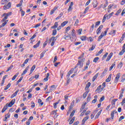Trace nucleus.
I'll use <instances>...</instances> for the list:
<instances>
[{
    "mask_svg": "<svg viewBox=\"0 0 125 125\" xmlns=\"http://www.w3.org/2000/svg\"><path fill=\"white\" fill-rule=\"evenodd\" d=\"M84 57V53H82L80 57H78V62L76 66L75 67V69L79 67V68H83V63L85 61V59Z\"/></svg>",
    "mask_w": 125,
    "mask_h": 125,
    "instance_id": "f257e3e1",
    "label": "nucleus"
},
{
    "mask_svg": "<svg viewBox=\"0 0 125 125\" xmlns=\"http://www.w3.org/2000/svg\"><path fill=\"white\" fill-rule=\"evenodd\" d=\"M10 15H11V12H9L8 13H4L2 15V16H4V18L1 20V23H3V22H6V24H7L8 20H6V19H7V18H8V16H10Z\"/></svg>",
    "mask_w": 125,
    "mask_h": 125,
    "instance_id": "f03ea898",
    "label": "nucleus"
},
{
    "mask_svg": "<svg viewBox=\"0 0 125 125\" xmlns=\"http://www.w3.org/2000/svg\"><path fill=\"white\" fill-rule=\"evenodd\" d=\"M120 78H121V73H119L117 74H116V77L114 79L115 83H117L119 82V80H120Z\"/></svg>",
    "mask_w": 125,
    "mask_h": 125,
    "instance_id": "7ed1b4c3",
    "label": "nucleus"
},
{
    "mask_svg": "<svg viewBox=\"0 0 125 125\" xmlns=\"http://www.w3.org/2000/svg\"><path fill=\"white\" fill-rule=\"evenodd\" d=\"M11 7V2H9L7 4H5L3 6V9L6 10V9H9Z\"/></svg>",
    "mask_w": 125,
    "mask_h": 125,
    "instance_id": "20e7f679",
    "label": "nucleus"
},
{
    "mask_svg": "<svg viewBox=\"0 0 125 125\" xmlns=\"http://www.w3.org/2000/svg\"><path fill=\"white\" fill-rule=\"evenodd\" d=\"M14 103H15V99H13L8 104V107H12L13 105H14Z\"/></svg>",
    "mask_w": 125,
    "mask_h": 125,
    "instance_id": "39448f33",
    "label": "nucleus"
},
{
    "mask_svg": "<svg viewBox=\"0 0 125 125\" xmlns=\"http://www.w3.org/2000/svg\"><path fill=\"white\" fill-rule=\"evenodd\" d=\"M125 43L124 44L123 46V50H122V51H121L119 53V55L122 56L123 55V54H124V53H125Z\"/></svg>",
    "mask_w": 125,
    "mask_h": 125,
    "instance_id": "423d86ee",
    "label": "nucleus"
},
{
    "mask_svg": "<svg viewBox=\"0 0 125 125\" xmlns=\"http://www.w3.org/2000/svg\"><path fill=\"white\" fill-rule=\"evenodd\" d=\"M30 68V65H28L27 66V67L25 69V70L23 71L22 73L21 74V76H24L27 72H28V70H29V68Z\"/></svg>",
    "mask_w": 125,
    "mask_h": 125,
    "instance_id": "0eeeda50",
    "label": "nucleus"
},
{
    "mask_svg": "<svg viewBox=\"0 0 125 125\" xmlns=\"http://www.w3.org/2000/svg\"><path fill=\"white\" fill-rule=\"evenodd\" d=\"M115 114H117V113H118V111H116V110H113L111 112V120H114V116L115 115Z\"/></svg>",
    "mask_w": 125,
    "mask_h": 125,
    "instance_id": "6e6552de",
    "label": "nucleus"
},
{
    "mask_svg": "<svg viewBox=\"0 0 125 125\" xmlns=\"http://www.w3.org/2000/svg\"><path fill=\"white\" fill-rule=\"evenodd\" d=\"M112 56H113V53L112 52L110 53L108 55V56H107V59L106 60V61L107 62H108V61H110V59H111V58H112Z\"/></svg>",
    "mask_w": 125,
    "mask_h": 125,
    "instance_id": "1a4fd4ad",
    "label": "nucleus"
},
{
    "mask_svg": "<svg viewBox=\"0 0 125 125\" xmlns=\"http://www.w3.org/2000/svg\"><path fill=\"white\" fill-rule=\"evenodd\" d=\"M112 79V74H110L108 78L106 79L105 82L106 83H110V82L111 81V79Z\"/></svg>",
    "mask_w": 125,
    "mask_h": 125,
    "instance_id": "9d476101",
    "label": "nucleus"
},
{
    "mask_svg": "<svg viewBox=\"0 0 125 125\" xmlns=\"http://www.w3.org/2000/svg\"><path fill=\"white\" fill-rule=\"evenodd\" d=\"M19 92V89H18L13 94H12L11 96V98H14L16 95H17V93Z\"/></svg>",
    "mask_w": 125,
    "mask_h": 125,
    "instance_id": "9b49d317",
    "label": "nucleus"
},
{
    "mask_svg": "<svg viewBox=\"0 0 125 125\" xmlns=\"http://www.w3.org/2000/svg\"><path fill=\"white\" fill-rule=\"evenodd\" d=\"M57 9V7L56 6L54 7V8L51 10V12L50 13V15H52V14L54 13V12L56 11Z\"/></svg>",
    "mask_w": 125,
    "mask_h": 125,
    "instance_id": "f8f14e48",
    "label": "nucleus"
},
{
    "mask_svg": "<svg viewBox=\"0 0 125 125\" xmlns=\"http://www.w3.org/2000/svg\"><path fill=\"white\" fill-rule=\"evenodd\" d=\"M40 44H41V41H39L37 43L33 46L34 48H37L40 46Z\"/></svg>",
    "mask_w": 125,
    "mask_h": 125,
    "instance_id": "ddd939ff",
    "label": "nucleus"
},
{
    "mask_svg": "<svg viewBox=\"0 0 125 125\" xmlns=\"http://www.w3.org/2000/svg\"><path fill=\"white\" fill-rule=\"evenodd\" d=\"M114 67V68H116V62H114L111 65V66L109 68V71H112V70L113 69Z\"/></svg>",
    "mask_w": 125,
    "mask_h": 125,
    "instance_id": "4468645a",
    "label": "nucleus"
},
{
    "mask_svg": "<svg viewBox=\"0 0 125 125\" xmlns=\"http://www.w3.org/2000/svg\"><path fill=\"white\" fill-rule=\"evenodd\" d=\"M98 75H99V73H97L92 78V82H95V80L97 79L98 77Z\"/></svg>",
    "mask_w": 125,
    "mask_h": 125,
    "instance_id": "2eb2a0df",
    "label": "nucleus"
},
{
    "mask_svg": "<svg viewBox=\"0 0 125 125\" xmlns=\"http://www.w3.org/2000/svg\"><path fill=\"white\" fill-rule=\"evenodd\" d=\"M59 103H60V100H59L57 102L53 104L54 109H56V108H57V105H58Z\"/></svg>",
    "mask_w": 125,
    "mask_h": 125,
    "instance_id": "dca6fc26",
    "label": "nucleus"
},
{
    "mask_svg": "<svg viewBox=\"0 0 125 125\" xmlns=\"http://www.w3.org/2000/svg\"><path fill=\"white\" fill-rule=\"evenodd\" d=\"M7 104H6V105L4 106V107L1 110V113H4V112H5V110L7 109Z\"/></svg>",
    "mask_w": 125,
    "mask_h": 125,
    "instance_id": "f3484780",
    "label": "nucleus"
},
{
    "mask_svg": "<svg viewBox=\"0 0 125 125\" xmlns=\"http://www.w3.org/2000/svg\"><path fill=\"white\" fill-rule=\"evenodd\" d=\"M88 119H89V116H87L85 117L82 120V122L83 123V124H84V123H85V122H86V121H87Z\"/></svg>",
    "mask_w": 125,
    "mask_h": 125,
    "instance_id": "a211bd4d",
    "label": "nucleus"
},
{
    "mask_svg": "<svg viewBox=\"0 0 125 125\" xmlns=\"http://www.w3.org/2000/svg\"><path fill=\"white\" fill-rule=\"evenodd\" d=\"M101 112H102V110H101L100 111L98 112V113L96 115L95 119L96 120V119H98L99 118V116L101 114Z\"/></svg>",
    "mask_w": 125,
    "mask_h": 125,
    "instance_id": "6ab92c4d",
    "label": "nucleus"
},
{
    "mask_svg": "<svg viewBox=\"0 0 125 125\" xmlns=\"http://www.w3.org/2000/svg\"><path fill=\"white\" fill-rule=\"evenodd\" d=\"M57 27H58V22H55L54 26L51 27V29H56Z\"/></svg>",
    "mask_w": 125,
    "mask_h": 125,
    "instance_id": "aec40b11",
    "label": "nucleus"
},
{
    "mask_svg": "<svg viewBox=\"0 0 125 125\" xmlns=\"http://www.w3.org/2000/svg\"><path fill=\"white\" fill-rule=\"evenodd\" d=\"M49 41L50 42H56V39H55V37L53 36L49 40Z\"/></svg>",
    "mask_w": 125,
    "mask_h": 125,
    "instance_id": "412c9836",
    "label": "nucleus"
},
{
    "mask_svg": "<svg viewBox=\"0 0 125 125\" xmlns=\"http://www.w3.org/2000/svg\"><path fill=\"white\" fill-rule=\"evenodd\" d=\"M8 1H9V0H1V4H5V3H7Z\"/></svg>",
    "mask_w": 125,
    "mask_h": 125,
    "instance_id": "4be33fe9",
    "label": "nucleus"
},
{
    "mask_svg": "<svg viewBox=\"0 0 125 125\" xmlns=\"http://www.w3.org/2000/svg\"><path fill=\"white\" fill-rule=\"evenodd\" d=\"M87 94H88V91H86L83 94V99H85V98L87 96Z\"/></svg>",
    "mask_w": 125,
    "mask_h": 125,
    "instance_id": "5701e85b",
    "label": "nucleus"
},
{
    "mask_svg": "<svg viewBox=\"0 0 125 125\" xmlns=\"http://www.w3.org/2000/svg\"><path fill=\"white\" fill-rule=\"evenodd\" d=\"M106 17H107L108 19H109L108 15H107V14L104 15V18L103 19V21H102L103 23H104V22H105V21L106 20Z\"/></svg>",
    "mask_w": 125,
    "mask_h": 125,
    "instance_id": "b1692460",
    "label": "nucleus"
},
{
    "mask_svg": "<svg viewBox=\"0 0 125 125\" xmlns=\"http://www.w3.org/2000/svg\"><path fill=\"white\" fill-rule=\"evenodd\" d=\"M48 78H49V73H48L46 75V78L44 79V81L47 82L48 81Z\"/></svg>",
    "mask_w": 125,
    "mask_h": 125,
    "instance_id": "393cba45",
    "label": "nucleus"
},
{
    "mask_svg": "<svg viewBox=\"0 0 125 125\" xmlns=\"http://www.w3.org/2000/svg\"><path fill=\"white\" fill-rule=\"evenodd\" d=\"M19 75V72L17 73L14 76V77L12 78V80L13 81H15V80L16 79V78H17V77H18V75Z\"/></svg>",
    "mask_w": 125,
    "mask_h": 125,
    "instance_id": "a878e982",
    "label": "nucleus"
},
{
    "mask_svg": "<svg viewBox=\"0 0 125 125\" xmlns=\"http://www.w3.org/2000/svg\"><path fill=\"white\" fill-rule=\"evenodd\" d=\"M91 98V94H89L87 98V102H89Z\"/></svg>",
    "mask_w": 125,
    "mask_h": 125,
    "instance_id": "bb28decb",
    "label": "nucleus"
},
{
    "mask_svg": "<svg viewBox=\"0 0 125 125\" xmlns=\"http://www.w3.org/2000/svg\"><path fill=\"white\" fill-rule=\"evenodd\" d=\"M98 60H99V57H97L94 59L93 62H94V63H97Z\"/></svg>",
    "mask_w": 125,
    "mask_h": 125,
    "instance_id": "cd10ccee",
    "label": "nucleus"
},
{
    "mask_svg": "<svg viewBox=\"0 0 125 125\" xmlns=\"http://www.w3.org/2000/svg\"><path fill=\"white\" fill-rule=\"evenodd\" d=\"M91 85V83H90V82L88 83L86 85L85 89H87L89 88V86H90Z\"/></svg>",
    "mask_w": 125,
    "mask_h": 125,
    "instance_id": "c85d7f7f",
    "label": "nucleus"
},
{
    "mask_svg": "<svg viewBox=\"0 0 125 125\" xmlns=\"http://www.w3.org/2000/svg\"><path fill=\"white\" fill-rule=\"evenodd\" d=\"M102 52H103V49H101V50L96 54V56H98L100 55V54H101Z\"/></svg>",
    "mask_w": 125,
    "mask_h": 125,
    "instance_id": "c756f323",
    "label": "nucleus"
},
{
    "mask_svg": "<svg viewBox=\"0 0 125 125\" xmlns=\"http://www.w3.org/2000/svg\"><path fill=\"white\" fill-rule=\"evenodd\" d=\"M67 23H68V21H64L62 23L61 26L62 27H64V26H65V25H67Z\"/></svg>",
    "mask_w": 125,
    "mask_h": 125,
    "instance_id": "7c9ffc66",
    "label": "nucleus"
},
{
    "mask_svg": "<svg viewBox=\"0 0 125 125\" xmlns=\"http://www.w3.org/2000/svg\"><path fill=\"white\" fill-rule=\"evenodd\" d=\"M94 98L95 99H94L92 101V103H96V101H97V95H95L94 96Z\"/></svg>",
    "mask_w": 125,
    "mask_h": 125,
    "instance_id": "2f4dec72",
    "label": "nucleus"
},
{
    "mask_svg": "<svg viewBox=\"0 0 125 125\" xmlns=\"http://www.w3.org/2000/svg\"><path fill=\"white\" fill-rule=\"evenodd\" d=\"M75 122V117H73L69 122V124L72 125Z\"/></svg>",
    "mask_w": 125,
    "mask_h": 125,
    "instance_id": "473e14b6",
    "label": "nucleus"
},
{
    "mask_svg": "<svg viewBox=\"0 0 125 125\" xmlns=\"http://www.w3.org/2000/svg\"><path fill=\"white\" fill-rule=\"evenodd\" d=\"M11 85V83H9L6 86V87L4 89L5 90H7V89L10 87V86Z\"/></svg>",
    "mask_w": 125,
    "mask_h": 125,
    "instance_id": "72a5a7b5",
    "label": "nucleus"
},
{
    "mask_svg": "<svg viewBox=\"0 0 125 125\" xmlns=\"http://www.w3.org/2000/svg\"><path fill=\"white\" fill-rule=\"evenodd\" d=\"M96 45H92L91 48H90L89 49V51H92L95 48Z\"/></svg>",
    "mask_w": 125,
    "mask_h": 125,
    "instance_id": "f704fd0d",
    "label": "nucleus"
},
{
    "mask_svg": "<svg viewBox=\"0 0 125 125\" xmlns=\"http://www.w3.org/2000/svg\"><path fill=\"white\" fill-rule=\"evenodd\" d=\"M100 89H101V85H100L97 88V89L96 90V91H98V93L101 92Z\"/></svg>",
    "mask_w": 125,
    "mask_h": 125,
    "instance_id": "c9c22d12",
    "label": "nucleus"
},
{
    "mask_svg": "<svg viewBox=\"0 0 125 125\" xmlns=\"http://www.w3.org/2000/svg\"><path fill=\"white\" fill-rule=\"evenodd\" d=\"M108 54V52L105 53V54L103 56V57L102 58V60H104V59H105V58L107 57Z\"/></svg>",
    "mask_w": 125,
    "mask_h": 125,
    "instance_id": "e433bc0d",
    "label": "nucleus"
},
{
    "mask_svg": "<svg viewBox=\"0 0 125 125\" xmlns=\"http://www.w3.org/2000/svg\"><path fill=\"white\" fill-rule=\"evenodd\" d=\"M57 34V30L56 29H54L53 30L52 36H56Z\"/></svg>",
    "mask_w": 125,
    "mask_h": 125,
    "instance_id": "4c0bfd02",
    "label": "nucleus"
},
{
    "mask_svg": "<svg viewBox=\"0 0 125 125\" xmlns=\"http://www.w3.org/2000/svg\"><path fill=\"white\" fill-rule=\"evenodd\" d=\"M57 110H54L51 112V115H57Z\"/></svg>",
    "mask_w": 125,
    "mask_h": 125,
    "instance_id": "58836bf2",
    "label": "nucleus"
},
{
    "mask_svg": "<svg viewBox=\"0 0 125 125\" xmlns=\"http://www.w3.org/2000/svg\"><path fill=\"white\" fill-rule=\"evenodd\" d=\"M110 35H113V36H115V34H116V30H113L110 32Z\"/></svg>",
    "mask_w": 125,
    "mask_h": 125,
    "instance_id": "ea45409f",
    "label": "nucleus"
},
{
    "mask_svg": "<svg viewBox=\"0 0 125 125\" xmlns=\"http://www.w3.org/2000/svg\"><path fill=\"white\" fill-rule=\"evenodd\" d=\"M10 118V114L8 113L5 115V119H9Z\"/></svg>",
    "mask_w": 125,
    "mask_h": 125,
    "instance_id": "a19ab883",
    "label": "nucleus"
},
{
    "mask_svg": "<svg viewBox=\"0 0 125 125\" xmlns=\"http://www.w3.org/2000/svg\"><path fill=\"white\" fill-rule=\"evenodd\" d=\"M13 68V65H11L10 67H8L7 70L6 71V72L7 73V72H9L10 70H11Z\"/></svg>",
    "mask_w": 125,
    "mask_h": 125,
    "instance_id": "79ce46f5",
    "label": "nucleus"
},
{
    "mask_svg": "<svg viewBox=\"0 0 125 125\" xmlns=\"http://www.w3.org/2000/svg\"><path fill=\"white\" fill-rule=\"evenodd\" d=\"M121 12H122V9H120L117 11V13L115 14V15L118 16V15H119V14H120Z\"/></svg>",
    "mask_w": 125,
    "mask_h": 125,
    "instance_id": "37998d69",
    "label": "nucleus"
},
{
    "mask_svg": "<svg viewBox=\"0 0 125 125\" xmlns=\"http://www.w3.org/2000/svg\"><path fill=\"white\" fill-rule=\"evenodd\" d=\"M94 28V24H93L90 29V32H93V29Z\"/></svg>",
    "mask_w": 125,
    "mask_h": 125,
    "instance_id": "c03bdc74",
    "label": "nucleus"
},
{
    "mask_svg": "<svg viewBox=\"0 0 125 125\" xmlns=\"http://www.w3.org/2000/svg\"><path fill=\"white\" fill-rule=\"evenodd\" d=\"M125 81V74H124L122 77V80L121 82H124Z\"/></svg>",
    "mask_w": 125,
    "mask_h": 125,
    "instance_id": "a18cd8bd",
    "label": "nucleus"
},
{
    "mask_svg": "<svg viewBox=\"0 0 125 125\" xmlns=\"http://www.w3.org/2000/svg\"><path fill=\"white\" fill-rule=\"evenodd\" d=\"M46 52V51H43L41 54V58H42L43 57V56L44 55V53Z\"/></svg>",
    "mask_w": 125,
    "mask_h": 125,
    "instance_id": "49530a36",
    "label": "nucleus"
},
{
    "mask_svg": "<svg viewBox=\"0 0 125 125\" xmlns=\"http://www.w3.org/2000/svg\"><path fill=\"white\" fill-rule=\"evenodd\" d=\"M107 6H108V1H106L105 4L104 5V6L103 7V8H104H104H106V7H107Z\"/></svg>",
    "mask_w": 125,
    "mask_h": 125,
    "instance_id": "de8ad7c7",
    "label": "nucleus"
},
{
    "mask_svg": "<svg viewBox=\"0 0 125 125\" xmlns=\"http://www.w3.org/2000/svg\"><path fill=\"white\" fill-rule=\"evenodd\" d=\"M82 41H86V36H83L81 38Z\"/></svg>",
    "mask_w": 125,
    "mask_h": 125,
    "instance_id": "09e8293b",
    "label": "nucleus"
},
{
    "mask_svg": "<svg viewBox=\"0 0 125 125\" xmlns=\"http://www.w3.org/2000/svg\"><path fill=\"white\" fill-rule=\"evenodd\" d=\"M74 25H75V26H78L79 25V20L78 19L76 20Z\"/></svg>",
    "mask_w": 125,
    "mask_h": 125,
    "instance_id": "8fccbe9b",
    "label": "nucleus"
},
{
    "mask_svg": "<svg viewBox=\"0 0 125 125\" xmlns=\"http://www.w3.org/2000/svg\"><path fill=\"white\" fill-rule=\"evenodd\" d=\"M64 40L69 41V40H71V37H70V36H67L64 38Z\"/></svg>",
    "mask_w": 125,
    "mask_h": 125,
    "instance_id": "3c124183",
    "label": "nucleus"
},
{
    "mask_svg": "<svg viewBox=\"0 0 125 125\" xmlns=\"http://www.w3.org/2000/svg\"><path fill=\"white\" fill-rule=\"evenodd\" d=\"M70 81H71V79H70V78H67V79H66L67 84H68V83H70Z\"/></svg>",
    "mask_w": 125,
    "mask_h": 125,
    "instance_id": "603ef678",
    "label": "nucleus"
},
{
    "mask_svg": "<svg viewBox=\"0 0 125 125\" xmlns=\"http://www.w3.org/2000/svg\"><path fill=\"white\" fill-rule=\"evenodd\" d=\"M113 14H114V12H112L111 13L109 14L108 15H107L108 17V19H110L111 17V16H113Z\"/></svg>",
    "mask_w": 125,
    "mask_h": 125,
    "instance_id": "864d4df0",
    "label": "nucleus"
},
{
    "mask_svg": "<svg viewBox=\"0 0 125 125\" xmlns=\"http://www.w3.org/2000/svg\"><path fill=\"white\" fill-rule=\"evenodd\" d=\"M116 101H118V99H113L112 102L111 103L112 104H115V102H116Z\"/></svg>",
    "mask_w": 125,
    "mask_h": 125,
    "instance_id": "5fc2aeb1",
    "label": "nucleus"
},
{
    "mask_svg": "<svg viewBox=\"0 0 125 125\" xmlns=\"http://www.w3.org/2000/svg\"><path fill=\"white\" fill-rule=\"evenodd\" d=\"M96 33H97V35H99V34H100V33H101V30L99 29L98 28L97 30Z\"/></svg>",
    "mask_w": 125,
    "mask_h": 125,
    "instance_id": "6e6d98bb",
    "label": "nucleus"
},
{
    "mask_svg": "<svg viewBox=\"0 0 125 125\" xmlns=\"http://www.w3.org/2000/svg\"><path fill=\"white\" fill-rule=\"evenodd\" d=\"M124 119H125V117L124 116H121L119 119V122H121L122 120H124Z\"/></svg>",
    "mask_w": 125,
    "mask_h": 125,
    "instance_id": "4d7b16f0",
    "label": "nucleus"
},
{
    "mask_svg": "<svg viewBox=\"0 0 125 125\" xmlns=\"http://www.w3.org/2000/svg\"><path fill=\"white\" fill-rule=\"evenodd\" d=\"M100 25V21L96 22L95 27H96L97 26H99Z\"/></svg>",
    "mask_w": 125,
    "mask_h": 125,
    "instance_id": "13d9d810",
    "label": "nucleus"
},
{
    "mask_svg": "<svg viewBox=\"0 0 125 125\" xmlns=\"http://www.w3.org/2000/svg\"><path fill=\"white\" fill-rule=\"evenodd\" d=\"M105 99V97L104 96H102L101 98L100 99V102H102V101H104Z\"/></svg>",
    "mask_w": 125,
    "mask_h": 125,
    "instance_id": "bf43d9fd",
    "label": "nucleus"
},
{
    "mask_svg": "<svg viewBox=\"0 0 125 125\" xmlns=\"http://www.w3.org/2000/svg\"><path fill=\"white\" fill-rule=\"evenodd\" d=\"M74 72V69H72L71 70H70L68 74H69V75H71L72 74H73V72Z\"/></svg>",
    "mask_w": 125,
    "mask_h": 125,
    "instance_id": "052dcab7",
    "label": "nucleus"
},
{
    "mask_svg": "<svg viewBox=\"0 0 125 125\" xmlns=\"http://www.w3.org/2000/svg\"><path fill=\"white\" fill-rule=\"evenodd\" d=\"M82 31H83V29L81 28L79 29L78 32L79 35H82Z\"/></svg>",
    "mask_w": 125,
    "mask_h": 125,
    "instance_id": "680f3d73",
    "label": "nucleus"
},
{
    "mask_svg": "<svg viewBox=\"0 0 125 125\" xmlns=\"http://www.w3.org/2000/svg\"><path fill=\"white\" fill-rule=\"evenodd\" d=\"M102 7H103V4H101L97 8H96V9L99 11Z\"/></svg>",
    "mask_w": 125,
    "mask_h": 125,
    "instance_id": "e2e57ef3",
    "label": "nucleus"
},
{
    "mask_svg": "<svg viewBox=\"0 0 125 125\" xmlns=\"http://www.w3.org/2000/svg\"><path fill=\"white\" fill-rule=\"evenodd\" d=\"M35 69H36V65H33L31 68V70L34 71V70H35Z\"/></svg>",
    "mask_w": 125,
    "mask_h": 125,
    "instance_id": "0e129e2a",
    "label": "nucleus"
},
{
    "mask_svg": "<svg viewBox=\"0 0 125 125\" xmlns=\"http://www.w3.org/2000/svg\"><path fill=\"white\" fill-rule=\"evenodd\" d=\"M29 58H27L26 59L24 62V64H27V63H28V62H29Z\"/></svg>",
    "mask_w": 125,
    "mask_h": 125,
    "instance_id": "69168bd1",
    "label": "nucleus"
},
{
    "mask_svg": "<svg viewBox=\"0 0 125 125\" xmlns=\"http://www.w3.org/2000/svg\"><path fill=\"white\" fill-rule=\"evenodd\" d=\"M118 67H120V68H122L123 67V62H120L118 64Z\"/></svg>",
    "mask_w": 125,
    "mask_h": 125,
    "instance_id": "338daca9",
    "label": "nucleus"
},
{
    "mask_svg": "<svg viewBox=\"0 0 125 125\" xmlns=\"http://www.w3.org/2000/svg\"><path fill=\"white\" fill-rule=\"evenodd\" d=\"M125 14V8H124L122 11V13H121V15L122 16H123L124 15V14Z\"/></svg>",
    "mask_w": 125,
    "mask_h": 125,
    "instance_id": "774afa93",
    "label": "nucleus"
}]
</instances>
